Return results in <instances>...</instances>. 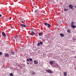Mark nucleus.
I'll return each mask as SVG.
<instances>
[{
	"instance_id": "nucleus-1",
	"label": "nucleus",
	"mask_w": 76,
	"mask_h": 76,
	"mask_svg": "<svg viewBox=\"0 0 76 76\" xmlns=\"http://www.w3.org/2000/svg\"><path fill=\"white\" fill-rule=\"evenodd\" d=\"M45 25H46V26H47L48 27V28H51V26L50 25V24H49V23H44Z\"/></svg>"
},
{
	"instance_id": "nucleus-2",
	"label": "nucleus",
	"mask_w": 76,
	"mask_h": 76,
	"mask_svg": "<svg viewBox=\"0 0 76 76\" xmlns=\"http://www.w3.org/2000/svg\"><path fill=\"white\" fill-rule=\"evenodd\" d=\"M46 71L47 72H48L49 73H53V72H52V71L49 69H47L46 70Z\"/></svg>"
},
{
	"instance_id": "nucleus-3",
	"label": "nucleus",
	"mask_w": 76,
	"mask_h": 76,
	"mask_svg": "<svg viewBox=\"0 0 76 76\" xmlns=\"http://www.w3.org/2000/svg\"><path fill=\"white\" fill-rule=\"evenodd\" d=\"M2 36L4 37H6V34L4 32H2Z\"/></svg>"
},
{
	"instance_id": "nucleus-4",
	"label": "nucleus",
	"mask_w": 76,
	"mask_h": 76,
	"mask_svg": "<svg viewBox=\"0 0 76 76\" xmlns=\"http://www.w3.org/2000/svg\"><path fill=\"white\" fill-rule=\"evenodd\" d=\"M49 63H50V65H52V64H53V63H54V61H50L49 62Z\"/></svg>"
},
{
	"instance_id": "nucleus-5",
	"label": "nucleus",
	"mask_w": 76,
	"mask_h": 76,
	"mask_svg": "<svg viewBox=\"0 0 76 76\" xmlns=\"http://www.w3.org/2000/svg\"><path fill=\"white\" fill-rule=\"evenodd\" d=\"M69 7L70 8V9H72L73 8V5L71 4H69Z\"/></svg>"
},
{
	"instance_id": "nucleus-6",
	"label": "nucleus",
	"mask_w": 76,
	"mask_h": 76,
	"mask_svg": "<svg viewBox=\"0 0 76 76\" xmlns=\"http://www.w3.org/2000/svg\"><path fill=\"white\" fill-rule=\"evenodd\" d=\"M45 38L46 39V38H47V39L48 38V34H46L45 35Z\"/></svg>"
},
{
	"instance_id": "nucleus-7",
	"label": "nucleus",
	"mask_w": 76,
	"mask_h": 76,
	"mask_svg": "<svg viewBox=\"0 0 76 76\" xmlns=\"http://www.w3.org/2000/svg\"><path fill=\"white\" fill-rule=\"evenodd\" d=\"M60 35L61 37H64V35L62 33L60 34Z\"/></svg>"
},
{
	"instance_id": "nucleus-8",
	"label": "nucleus",
	"mask_w": 76,
	"mask_h": 76,
	"mask_svg": "<svg viewBox=\"0 0 76 76\" xmlns=\"http://www.w3.org/2000/svg\"><path fill=\"white\" fill-rule=\"evenodd\" d=\"M72 28H73V29H75V28H76V26L75 25H73L72 26H71Z\"/></svg>"
},
{
	"instance_id": "nucleus-9",
	"label": "nucleus",
	"mask_w": 76,
	"mask_h": 76,
	"mask_svg": "<svg viewBox=\"0 0 76 76\" xmlns=\"http://www.w3.org/2000/svg\"><path fill=\"white\" fill-rule=\"evenodd\" d=\"M64 76H67V72H65L64 73Z\"/></svg>"
},
{
	"instance_id": "nucleus-10",
	"label": "nucleus",
	"mask_w": 76,
	"mask_h": 76,
	"mask_svg": "<svg viewBox=\"0 0 76 76\" xmlns=\"http://www.w3.org/2000/svg\"><path fill=\"white\" fill-rule=\"evenodd\" d=\"M71 26H72L73 25H74V24H75V22L74 21H72L71 23Z\"/></svg>"
},
{
	"instance_id": "nucleus-11",
	"label": "nucleus",
	"mask_w": 76,
	"mask_h": 76,
	"mask_svg": "<svg viewBox=\"0 0 76 76\" xmlns=\"http://www.w3.org/2000/svg\"><path fill=\"white\" fill-rule=\"evenodd\" d=\"M20 26H23V27H26V26L23 24H21Z\"/></svg>"
},
{
	"instance_id": "nucleus-12",
	"label": "nucleus",
	"mask_w": 76,
	"mask_h": 76,
	"mask_svg": "<svg viewBox=\"0 0 76 76\" xmlns=\"http://www.w3.org/2000/svg\"><path fill=\"white\" fill-rule=\"evenodd\" d=\"M31 35H34L35 34V33L34 32V31H31Z\"/></svg>"
},
{
	"instance_id": "nucleus-13",
	"label": "nucleus",
	"mask_w": 76,
	"mask_h": 76,
	"mask_svg": "<svg viewBox=\"0 0 76 76\" xmlns=\"http://www.w3.org/2000/svg\"><path fill=\"white\" fill-rule=\"evenodd\" d=\"M9 56V54L8 53H5V57H7Z\"/></svg>"
},
{
	"instance_id": "nucleus-14",
	"label": "nucleus",
	"mask_w": 76,
	"mask_h": 76,
	"mask_svg": "<svg viewBox=\"0 0 76 76\" xmlns=\"http://www.w3.org/2000/svg\"><path fill=\"white\" fill-rule=\"evenodd\" d=\"M34 63L35 64H38V61L36 60H35L34 61Z\"/></svg>"
},
{
	"instance_id": "nucleus-15",
	"label": "nucleus",
	"mask_w": 76,
	"mask_h": 76,
	"mask_svg": "<svg viewBox=\"0 0 76 76\" xmlns=\"http://www.w3.org/2000/svg\"><path fill=\"white\" fill-rule=\"evenodd\" d=\"M39 11V10H38V9H37L35 10V12L36 13H38Z\"/></svg>"
},
{
	"instance_id": "nucleus-16",
	"label": "nucleus",
	"mask_w": 76,
	"mask_h": 76,
	"mask_svg": "<svg viewBox=\"0 0 76 76\" xmlns=\"http://www.w3.org/2000/svg\"><path fill=\"white\" fill-rule=\"evenodd\" d=\"M68 10H69V9H67L65 8L64 10V11L65 12H67V11H68Z\"/></svg>"
},
{
	"instance_id": "nucleus-17",
	"label": "nucleus",
	"mask_w": 76,
	"mask_h": 76,
	"mask_svg": "<svg viewBox=\"0 0 76 76\" xmlns=\"http://www.w3.org/2000/svg\"><path fill=\"white\" fill-rule=\"evenodd\" d=\"M68 33H70V30L69 29H68L67 31Z\"/></svg>"
},
{
	"instance_id": "nucleus-18",
	"label": "nucleus",
	"mask_w": 76,
	"mask_h": 76,
	"mask_svg": "<svg viewBox=\"0 0 76 76\" xmlns=\"http://www.w3.org/2000/svg\"><path fill=\"white\" fill-rule=\"evenodd\" d=\"M42 33H39V36H41V35H42Z\"/></svg>"
},
{
	"instance_id": "nucleus-19",
	"label": "nucleus",
	"mask_w": 76,
	"mask_h": 76,
	"mask_svg": "<svg viewBox=\"0 0 76 76\" xmlns=\"http://www.w3.org/2000/svg\"><path fill=\"white\" fill-rule=\"evenodd\" d=\"M23 20H24L22 19V20H20V22H21V23H23L24 22L23 21Z\"/></svg>"
},
{
	"instance_id": "nucleus-20",
	"label": "nucleus",
	"mask_w": 76,
	"mask_h": 76,
	"mask_svg": "<svg viewBox=\"0 0 76 76\" xmlns=\"http://www.w3.org/2000/svg\"><path fill=\"white\" fill-rule=\"evenodd\" d=\"M10 76H13V74L12 73H10Z\"/></svg>"
},
{
	"instance_id": "nucleus-21",
	"label": "nucleus",
	"mask_w": 76,
	"mask_h": 76,
	"mask_svg": "<svg viewBox=\"0 0 76 76\" xmlns=\"http://www.w3.org/2000/svg\"><path fill=\"white\" fill-rule=\"evenodd\" d=\"M29 60L30 61H32V59L31 58H29Z\"/></svg>"
},
{
	"instance_id": "nucleus-22",
	"label": "nucleus",
	"mask_w": 76,
	"mask_h": 76,
	"mask_svg": "<svg viewBox=\"0 0 76 76\" xmlns=\"http://www.w3.org/2000/svg\"><path fill=\"white\" fill-rule=\"evenodd\" d=\"M11 53L12 54V55H13L14 54H15V52L12 51L11 52Z\"/></svg>"
},
{
	"instance_id": "nucleus-23",
	"label": "nucleus",
	"mask_w": 76,
	"mask_h": 76,
	"mask_svg": "<svg viewBox=\"0 0 76 76\" xmlns=\"http://www.w3.org/2000/svg\"><path fill=\"white\" fill-rule=\"evenodd\" d=\"M40 45V43L39 42L38 43H37V45L38 47H39V45Z\"/></svg>"
},
{
	"instance_id": "nucleus-24",
	"label": "nucleus",
	"mask_w": 76,
	"mask_h": 76,
	"mask_svg": "<svg viewBox=\"0 0 76 76\" xmlns=\"http://www.w3.org/2000/svg\"><path fill=\"white\" fill-rule=\"evenodd\" d=\"M18 35H17L16 36H15V39L17 38H18Z\"/></svg>"
},
{
	"instance_id": "nucleus-25",
	"label": "nucleus",
	"mask_w": 76,
	"mask_h": 76,
	"mask_svg": "<svg viewBox=\"0 0 76 76\" xmlns=\"http://www.w3.org/2000/svg\"><path fill=\"white\" fill-rule=\"evenodd\" d=\"M39 43H40V44H41V45H42L43 44V43L42 42H40Z\"/></svg>"
},
{
	"instance_id": "nucleus-26",
	"label": "nucleus",
	"mask_w": 76,
	"mask_h": 76,
	"mask_svg": "<svg viewBox=\"0 0 76 76\" xmlns=\"http://www.w3.org/2000/svg\"><path fill=\"white\" fill-rule=\"evenodd\" d=\"M32 74L33 75H35V72H32Z\"/></svg>"
},
{
	"instance_id": "nucleus-27",
	"label": "nucleus",
	"mask_w": 76,
	"mask_h": 76,
	"mask_svg": "<svg viewBox=\"0 0 76 76\" xmlns=\"http://www.w3.org/2000/svg\"><path fill=\"white\" fill-rule=\"evenodd\" d=\"M73 41H75V40H76V38H73L72 39Z\"/></svg>"
},
{
	"instance_id": "nucleus-28",
	"label": "nucleus",
	"mask_w": 76,
	"mask_h": 76,
	"mask_svg": "<svg viewBox=\"0 0 76 76\" xmlns=\"http://www.w3.org/2000/svg\"><path fill=\"white\" fill-rule=\"evenodd\" d=\"M2 55V52H0V56Z\"/></svg>"
},
{
	"instance_id": "nucleus-29",
	"label": "nucleus",
	"mask_w": 76,
	"mask_h": 76,
	"mask_svg": "<svg viewBox=\"0 0 76 76\" xmlns=\"http://www.w3.org/2000/svg\"><path fill=\"white\" fill-rule=\"evenodd\" d=\"M56 65L57 67H58L59 65H58V64H56Z\"/></svg>"
},
{
	"instance_id": "nucleus-30",
	"label": "nucleus",
	"mask_w": 76,
	"mask_h": 76,
	"mask_svg": "<svg viewBox=\"0 0 76 76\" xmlns=\"http://www.w3.org/2000/svg\"><path fill=\"white\" fill-rule=\"evenodd\" d=\"M26 61H29V59H27L26 60Z\"/></svg>"
},
{
	"instance_id": "nucleus-31",
	"label": "nucleus",
	"mask_w": 76,
	"mask_h": 76,
	"mask_svg": "<svg viewBox=\"0 0 76 76\" xmlns=\"http://www.w3.org/2000/svg\"><path fill=\"white\" fill-rule=\"evenodd\" d=\"M6 21H7L8 20V19L6 18Z\"/></svg>"
},
{
	"instance_id": "nucleus-32",
	"label": "nucleus",
	"mask_w": 76,
	"mask_h": 76,
	"mask_svg": "<svg viewBox=\"0 0 76 76\" xmlns=\"http://www.w3.org/2000/svg\"><path fill=\"white\" fill-rule=\"evenodd\" d=\"M32 64V63H30V65H31V64Z\"/></svg>"
},
{
	"instance_id": "nucleus-33",
	"label": "nucleus",
	"mask_w": 76,
	"mask_h": 76,
	"mask_svg": "<svg viewBox=\"0 0 76 76\" xmlns=\"http://www.w3.org/2000/svg\"><path fill=\"white\" fill-rule=\"evenodd\" d=\"M74 58H76V56Z\"/></svg>"
},
{
	"instance_id": "nucleus-34",
	"label": "nucleus",
	"mask_w": 76,
	"mask_h": 76,
	"mask_svg": "<svg viewBox=\"0 0 76 76\" xmlns=\"http://www.w3.org/2000/svg\"><path fill=\"white\" fill-rule=\"evenodd\" d=\"M1 14H0V17H1Z\"/></svg>"
},
{
	"instance_id": "nucleus-35",
	"label": "nucleus",
	"mask_w": 76,
	"mask_h": 76,
	"mask_svg": "<svg viewBox=\"0 0 76 76\" xmlns=\"http://www.w3.org/2000/svg\"><path fill=\"white\" fill-rule=\"evenodd\" d=\"M27 64H29V63L28 62L27 63Z\"/></svg>"
},
{
	"instance_id": "nucleus-36",
	"label": "nucleus",
	"mask_w": 76,
	"mask_h": 76,
	"mask_svg": "<svg viewBox=\"0 0 76 76\" xmlns=\"http://www.w3.org/2000/svg\"><path fill=\"white\" fill-rule=\"evenodd\" d=\"M74 7L75 8H76V6H75Z\"/></svg>"
},
{
	"instance_id": "nucleus-37",
	"label": "nucleus",
	"mask_w": 76,
	"mask_h": 76,
	"mask_svg": "<svg viewBox=\"0 0 76 76\" xmlns=\"http://www.w3.org/2000/svg\"><path fill=\"white\" fill-rule=\"evenodd\" d=\"M26 63H28V62L27 61H26Z\"/></svg>"
},
{
	"instance_id": "nucleus-38",
	"label": "nucleus",
	"mask_w": 76,
	"mask_h": 76,
	"mask_svg": "<svg viewBox=\"0 0 76 76\" xmlns=\"http://www.w3.org/2000/svg\"><path fill=\"white\" fill-rule=\"evenodd\" d=\"M57 1V0H56Z\"/></svg>"
}]
</instances>
